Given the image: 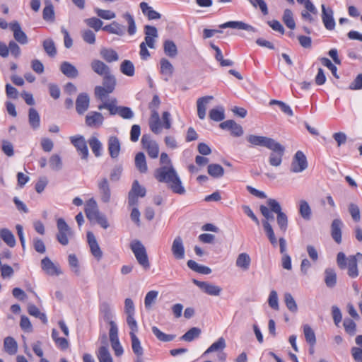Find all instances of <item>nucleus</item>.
Segmentation results:
<instances>
[{"instance_id": "nucleus-41", "label": "nucleus", "mask_w": 362, "mask_h": 362, "mask_svg": "<svg viewBox=\"0 0 362 362\" xmlns=\"http://www.w3.org/2000/svg\"><path fill=\"white\" fill-rule=\"evenodd\" d=\"M103 85L107 92L112 93L116 86V78L111 71L103 76Z\"/></svg>"}, {"instance_id": "nucleus-58", "label": "nucleus", "mask_w": 362, "mask_h": 362, "mask_svg": "<svg viewBox=\"0 0 362 362\" xmlns=\"http://www.w3.org/2000/svg\"><path fill=\"white\" fill-rule=\"evenodd\" d=\"M283 22L284 24L291 30H293L296 28V23L293 19V15L292 11L286 8L284 10L283 18Z\"/></svg>"}, {"instance_id": "nucleus-61", "label": "nucleus", "mask_w": 362, "mask_h": 362, "mask_svg": "<svg viewBox=\"0 0 362 362\" xmlns=\"http://www.w3.org/2000/svg\"><path fill=\"white\" fill-rule=\"evenodd\" d=\"M152 332L158 339L162 341H173L175 338L174 335L165 334L156 326L152 327Z\"/></svg>"}, {"instance_id": "nucleus-13", "label": "nucleus", "mask_w": 362, "mask_h": 362, "mask_svg": "<svg viewBox=\"0 0 362 362\" xmlns=\"http://www.w3.org/2000/svg\"><path fill=\"white\" fill-rule=\"evenodd\" d=\"M71 144L76 148L81 156L82 159H87L88 156V150L86 142L83 136H71L70 138Z\"/></svg>"}, {"instance_id": "nucleus-26", "label": "nucleus", "mask_w": 362, "mask_h": 362, "mask_svg": "<svg viewBox=\"0 0 362 362\" xmlns=\"http://www.w3.org/2000/svg\"><path fill=\"white\" fill-rule=\"evenodd\" d=\"M213 96H204L199 98L197 100V115L200 119H204L206 117V105L213 100Z\"/></svg>"}, {"instance_id": "nucleus-28", "label": "nucleus", "mask_w": 362, "mask_h": 362, "mask_svg": "<svg viewBox=\"0 0 362 362\" xmlns=\"http://www.w3.org/2000/svg\"><path fill=\"white\" fill-rule=\"evenodd\" d=\"M151 115L149 119V127L152 132L158 134L161 132V122L158 110H151Z\"/></svg>"}, {"instance_id": "nucleus-25", "label": "nucleus", "mask_w": 362, "mask_h": 362, "mask_svg": "<svg viewBox=\"0 0 362 362\" xmlns=\"http://www.w3.org/2000/svg\"><path fill=\"white\" fill-rule=\"evenodd\" d=\"M220 28H233L256 32V29L252 25L242 21H228L219 25Z\"/></svg>"}, {"instance_id": "nucleus-10", "label": "nucleus", "mask_w": 362, "mask_h": 362, "mask_svg": "<svg viewBox=\"0 0 362 362\" xmlns=\"http://www.w3.org/2000/svg\"><path fill=\"white\" fill-rule=\"evenodd\" d=\"M98 192L100 199L104 203H108L111 199V189L106 177H103L98 181Z\"/></svg>"}, {"instance_id": "nucleus-27", "label": "nucleus", "mask_w": 362, "mask_h": 362, "mask_svg": "<svg viewBox=\"0 0 362 362\" xmlns=\"http://www.w3.org/2000/svg\"><path fill=\"white\" fill-rule=\"evenodd\" d=\"M343 225L342 221L336 218L333 220L331 225V235L334 240L339 244L341 242V226Z\"/></svg>"}, {"instance_id": "nucleus-59", "label": "nucleus", "mask_w": 362, "mask_h": 362, "mask_svg": "<svg viewBox=\"0 0 362 362\" xmlns=\"http://www.w3.org/2000/svg\"><path fill=\"white\" fill-rule=\"evenodd\" d=\"M201 334V329L198 327H192L181 337V339L185 341H192L198 338Z\"/></svg>"}, {"instance_id": "nucleus-30", "label": "nucleus", "mask_w": 362, "mask_h": 362, "mask_svg": "<svg viewBox=\"0 0 362 362\" xmlns=\"http://www.w3.org/2000/svg\"><path fill=\"white\" fill-rule=\"evenodd\" d=\"M160 72L162 75L165 76V81H168V78L172 76L174 68L168 59L162 58L160 61Z\"/></svg>"}, {"instance_id": "nucleus-5", "label": "nucleus", "mask_w": 362, "mask_h": 362, "mask_svg": "<svg viewBox=\"0 0 362 362\" xmlns=\"http://www.w3.org/2000/svg\"><path fill=\"white\" fill-rule=\"evenodd\" d=\"M268 149L271 151L268 158L269 165L276 168L279 167L286 151L285 146L275 140Z\"/></svg>"}, {"instance_id": "nucleus-39", "label": "nucleus", "mask_w": 362, "mask_h": 362, "mask_svg": "<svg viewBox=\"0 0 362 362\" xmlns=\"http://www.w3.org/2000/svg\"><path fill=\"white\" fill-rule=\"evenodd\" d=\"M4 351L10 355H14L18 351L16 341L11 337H7L4 340Z\"/></svg>"}, {"instance_id": "nucleus-57", "label": "nucleus", "mask_w": 362, "mask_h": 362, "mask_svg": "<svg viewBox=\"0 0 362 362\" xmlns=\"http://www.w3.org/2000/svg\"><path fill=\"white\" fill-rule=\"evenodd\" d=\"M208 173L213 177H221L224 174L223 167L219 164H210L207 168Z\"/></svg>"}, {"instance_id": "nucleus-14", "label": "nucleus", "mask_w": 362, "mask_h": 362, "mask_svg": "<svg viewBox=\"0 0 362 362\" xmlns=\"http://www.w3.org/2000/svg\"><path fill=\"white\" fill-rule=\"evenodd\" d=\"M104 121L103 115L96 111L90 112L86 116L85 122L86 124L91 128H98L100 127Z\"/></svg>"}, {"instance_id": "nucleus-36", "label": "nucleus", "mask_w": 362, "mask_h": 362, "mask_svg": "<svg viewBox=\"0 0 362 362\" xmlns=\"http://www.w3.org/2000/svg\"><path fill=\"white\" fill-rule=\"evenodd\" d=\"M356 344L359 347H352L351 353L356 362H362V335H358L355 339Z\"/></svg>"}, {"instance_id": "nucleus-20", "label": "nucleus", "mask_w": 362, "mask_h": 362, "mask_svg": "<svg viewBox=\"0 0 362 362\" xmlns=\"http://www.w3.org/2000/svg\"><path fill=\"white\" fill-rule=\"evenodd\" d=\"M86 217L90 221H93L100 213L98 209L95 200L93 198L87 201L84 209Z\"/></svg>"}, {"instance_id": "nucleus-16", "label": "nucleus", "mask_w": 362, "mask_h": 362, "mask_svg": "<svg viewBox=\"0 0 362 362\" xmlns=\"http://www.w3.org/2000/svg\"><path fill=\"white\" fill-rule=\"evenodd\" d=\"M87 241L89 245L91 254L97 259L100 260L103 257V252L96 240L94 234L91 231L87 232Z\"/></svg>"}, {"instance_id": "nucleus-45", "label": "nucleus", "mask_w": 362, "mask_h": 362, "mask_svg": "<svg viewBox=\"0 0 362 362\" xmlns=\"http://www.w3.org/2000/svg\"><path fill=\"white\" fill-rule=\"evenodd\" d=\"M325 282L327 287L333 288L337 284V274L334 269L328 268L325 272Z\"/></svg>"}, {"instance_id": "nucleus-38", "label": "nucleus", "mask_w": 362, "mask_h": 362, "mask_svg": "<svg viewBox=\"0 0 362 362\" xmlns=\"http://www.w3.org/2000/svg\"><path fill=\"white\" fill-rule=\"evenodd\" d=\"M0 237L8 246L13 247L16 245V242L14 235L8 228L0 230Z\"/></svg>"}, {"instance_id": "nucleus-40", "label": "nucleus", "mask_w": 362, "mask_h": 362, "mask_svg": "<svg viewBox=\"0 0 362 362\" xmlns=\"http://www.w3.org/2000/svg\"><path fill=\"white\" fill-rule=\"evenodd\" d=\"M88 142L95 156H101L103 151V144L98 140V139L93 136L88 139Z\"/></svg>"}, {"instance_id": "nucleus-50", "label": "nucleus", "mask_w": 362, "mask_h": 362, "mask_svg": "<svg viewBox=\"0 0 362 362\" xmlns=\"http://www.w3.org/2000/svg\"><path fill=\"white\" fill-rule=\"evenodd\" d=\"M42 47L45 52L50 57H54L57 54V48L54 42L51 38H47L42 42Z\"/></svg>"}, {"instance_id": "nucleus-33", "label": "nucleus", "mask_w": 362, "mask_h": 362, "mask_svg": "<svg viewBox=\"0 0 362 362\" xmlns=\"http://www.w3.org/2000/svg\"><path fill=\"white\" fill-rule=\"evenodd\" d=\"M139 6L142 13L147 16L148 20H157L160 18L161 15L153 10L152 7L149 6L146 2H141Z\"/></svg>"}, {"instance_id": "nucleus-43", "label": "nucleus", "mask_w": 362, "mask_h": 362, "mask_svg": "<svg viewBox=\"0 0 362 362\" xmlns=\"http://www.w3.org/2000/svg\"><path fill=\"white\" fill-rule=\"evenodd\" d=\"M117 100L112 98L108 101H105L103 103L98 105V108L101 110L103 109H107L110 111V114L112 115L118 114L119 107H117Z\"/></svg>"}, {"instance_id": "nucleus-62", "label": "nucleus", "mask_w": 362, "mask_h": 362, "mask_svg": "<svg viewBox=\"0 0 362 362\" xmlns=\"http://www.w3.org/2000/svg\"><path fill=\"white\" fill-rule=\"evenodd\" d=\"M50 168L55 171H59L62 168V160L57 154H53L49 160Z\"/></svg>"}, {"instance_id": "nucleus-23", "label": "nucleus", "mask_w": 362, "mask_h": 362, "mask_svg": "<svg viewBox=\"0 0 362 362\" xmlns=\"http://www.w3.org/2000/svg\"><path fill=\"white\" fill-rule=\"evenodd\" d=\"M171 250L175 259H182L185 257V247L180 236H177L174 239Z\"/></svg>"}, {"instance_id": "nucleus-44", "label": "nucleus", "mask_w": 362, "mask_h": 362, "mask_svg": "<svg viewBox=\"0 0 362 362\" xmlns=\"http://www.w3.org/2000/svg\"><path fill=\"white\" fill-rule=\"evenodd\" d=\"M251 262V259L248 254L247 253H240L236 259V266L244 271H246L249 269Z\"/></svg>"}, {"instance_id": "nucleus-64", "label": "nucleus", "mask_w": 362, "mask_h": 362, "mask_svg": "<svg viewBox=\"0 0 362 362\" xmlns=\"http://www.w3.org/2000/svg\"><path fill=\"white\" fill-rule=\"evenodd\" d=\"M123 18L127 21L128 23V33L130 35H134L136 31V27L133 16H132L129 13H125L123 15Z\"/></svg>"}, {"instance_id": "nucleus-17", "label": "nucleus", "mask_w": 362, "mask_h": 362, "mask_svg": "<svg viewBox=\"0 0 362 362\" xmlns=\"http://www.w3.org/2000/svg\"><path fill=\"white\" fill-rule=\"evenodd\" d=\"M9 27L13 33L14 39L18 42L21 45H26L28 42L26 34L22 30L20 24L17 21L11 23Z\"/></svg>"}, {"instance_id": "nucleus-4", "label": "nucleus", "mask_w": 362, "mask_h": 362, "mask_svg": "<svg viewBox=\"0 0 362 362\" xmlns=\"http://www.w3.org/2000/svg\"><path fill=\"white\" fill-rule=\"evenodd\" d=\"M130 248L134 253L138 263L145 269L150 268V262L146 250L141 241L134 240L130 244Z\"/></svg>"}, {"instance_id": "nucleus-24", "label": "nucleus", "mask_w": 362, "mask_h": 362, "mask_svg": "<svg viewBox=\"0 0 362 362\" xmlns=\"http://www.w3.org/2000/svg\"><path fill=\"white\" fill-rule=\"evenodd\" d=\"M90 68L94 73L100 76H103L111 71L110 68L99 59H93L90 62Z\"/></svg>"}, {"instance_id": "nucleus-19", "label": "nucleus", "mask_w": 362, "mask_h": 362, "mask_svg": "<svg viewBox=\"0 0 362 362\" xmlns=\"http://www.w3.org/2000/svg\"><path fill=\"white\" fill-rule=\"evenodd\" d=\"M219 126L222 129L230 131L231 134L234 136L238 137L242 136L243 134V127L232 119L223 122Z\"/></svg>"}, {"instance_id": "nucleus-6", "label": "nucleus", "mask_w": 362, "mask_h": 362, "mask_svg": "<svg viewBox=\"0 0 362 362\" xmlns=\"http://www.w3.org/2000/svg\"><path fill=\"white\" fill-rule=\"evenodd\" d=\"M57 227L58 229L56 235L57 241L62 245H67L69 244V236L72 235L71 228L62 218H59L57 220Z\"/></svg>"}, {"instance_id": "nucleus-9", "label": "nucleus", "mask_w": 362, "mask_h": 362, "mask_svg": "<svg viewBox=\"0 0 362 362\" xmlns=\"http://www.w3.org/2000/svg\"><path fill=\"white\" fill-rule=\"evenodd\" d=\"M308 168V160L305 155L301 151H298L292 160L291 171L293 173H301Z\"/></svg>"}, {"instance_id": "nucleus-47", "label": "nucleus", "mask_w": 362, "mask_h": 362, "mask_svg": "<svg viewBox=\"0 0 362 362\" xmlns=\"http://www.w3.org/2000/svg\"><path fill=\"white\" fill-rule=\"evenodd\" d=\"M262 225L269 242L274 247H276L277 239L271 224L267 221H263Z\"/></svg>"}, {"instance_id": "nucleus-2", "label": "nucleus", "mask_w": 362, "mask_h": 362, "mask_svg": "<svg viewBox=\"0 0 362 362\" xmlns=\"http://www.w3.org/2000/svg\"><path fill=\"white\" fill-rule=\"evenodd\" d=\"M267 203L269 207H267L264 205H261L259 206L261 214L267 219L266 221H267L268 220L274 219V216L272 215V212L276 214L277 224L280 230L284 233L288 228L287 215L282 211L280 204L276 199H268Z\"/></svg>"}, {"instance_id": "nucleus-63", "label": "nucleus", "mask_w": 362, "mask_h": 362, "mask_svg": "<svg viewBox=\"0 0 362 362\" xmlns=\"http://www.w3.org/2000/svg\"><path fill=\"white\" fill-rule=\"evenodd\" d=\"M344 329L346 332L350 336H354L356 332V324L354 322L353 320L349 318H346L344 320L343 323Z\"/></svg>"}, {"instance_id": "nucleus-60", "label": "nucleus", "mask_w": 362, "mask_h": 362, "mask_svg": "<svg viewBox=\"0 0 362 362\" xmlns=\"http://www.w3.org/2000/svg\"><path fill=\"white\" fill-rule=\"evenodd\" d=\"M120 71L126 76H132L134 74V66L131 61L124 60L121 64Z\"/></svg>"}, {"instance_id": "nucleus-29", "label": "nucleus", "mask_w": 362, "mask_h": 362, "mask_svg": "<svg viewBox=\"0 0 362 362\" xmlns=\"http://www.w3.org/2000/svg\"><path fill=\"white\" fill-rule=\"evenodd\" d=\"M60 71L64 75L70 78H74L78 76V69L68 62H63L61 64Z\"/></svg>"}, {"instance_id": "nucleus-18", "label": "nucleus", "mask_w": 362, "mask_h": 362, "mask_svg": "<svg viewBox=\"0 0 362 362\" xmlns=\"http://www.w3.org/2000/svg\"><path fill=\"white\" fill-rule=\"evenodd\" d=\"M41 267L42 270L49 276H59L62 273L60 268L56 266L47 257L42 259Z\"/></svg>"}, {"instance_id": "nucleus-7", "label": "nucleus", "mask_w": 362, "mask_h": 362, "mask_svg": "<svg viewBox=\"0 0 362 362\" xmlns=\"http://www.w3.org/2000/svg\"><path fill=\"white\" fill-rule=\"evenodd\" d=\"M109 338L111 346L116 356H121L124 353V349L118 338V327L115 322H111V327L109 330Z\"/></svg>"}, {"instance_id": "nucleus-42", "label": "nucleus", "mask_w": 362, "mask_h": 362, "mask_svg": "<svg viewBox=\"0 0 362 362\" xmlns=\"http://www.w3.org/2000/svg\"><path fill=\"white\" fill-rule=\"evenodd\" d=\"M135 166L141 173H146L148 170L146 157L144 153L139 152L135 156Z\"/></svg>"}, {"instance_id": "nucleus-49", "label": "nucleus", "mask_w": 362, "mask_h": 362, "mask_svg": "<svg viewBox=\"0 0 362 362\" xmlns=\"http://www.w3.org/2000/svg\"><path fill=\"white\" fill-rule=\"evenodd\" d=\"M163 49L165 54L171 58L175 57L177 54V46L172 40H165L163 43Z\"/></svg>"}, {"instance_id": "nucleus-15", "label": "nucleus", "mask_w": 362, "mask_h": 362, "mask_svg": "<svg viewBox=\"0 0 362 362\" xmlns=\"http://www.w3.org/2000/svg\"><path fill=\"white\" fill-rule=\"evenodd\" d=\"M322 20L326 29L332 30L335 28V21L333 18V11L331 8H326L322 5Z\"/></svg>"}, {"instance_id": "nucleus-1", "label": "nucleus", "mask_w": 362, "mask_h": 362, "mask_svg": "<svg viewBox=\"0 0 362 362\" xmlns=\"http://www.w3.org/2000/svg\"><path fill=\"white\" fill-rule=\"evenodd\" d=\"M154 177L158 182L166 183L174 193L184 194L186 192L172 165L157 168L155 170Z\"/></svg>"}, {"instance_id": "nucleus-12", "label": "nucleus", "mask_w": 362, "mask_h": 362, "mask_svg": "<svg viewBox=\"0 0 362 362\" xmlns=\"http://www.w3.org/2000/svg\"><path fill=\"white\" fill-rule=\"evenodd\" d=\"M246 139L252 146H262L267 148H269L272 144L275 141V139L270 137L254 134L248 135Z\"/></svg>"}, {"instance_id": "nucleus-55", "label": "nucleus", "mask_w": 362, "mask_h": 362, "mask_svg": "<svg viewBox=\"0 0 362 362\" xmlns=\"http://www.w3.org/2000/svg\"><path fill=\"white\" fill-rule=\"evenodd\" d=\"M28 313L35 317L39 318L44 324L47 323V318L45 313H41L40 310L33 304H29L28 306Z\"/></svg>"}, {"instance_id": "nucleus-34", "label": "nucleus", "mask_w": 362, "mask_h": 362, "mask_svg": "<svg viewBox=\"0 0 362 362\" xmlns=\"http://www.w3.org/2000/svg\"><path fill=\"white\" fill-rule=\"evenodd\" d=\"M100 313L103 315V319L105 322H108L110 327H111V322H115L112 320V314L110 305L107 302H102L99 305Z\"/></svg>"}, {"instance_id": "nucleus-22", "label": "nucleus", "mask_w": 362, "mask_h": 362, "mask_svg": "<svg viewBox=\"0 0 362 362\" xmlns=\"http://www.w3.org/2000/svg\"><path fill=\"white\" fill-rule=\"evenodd\" d=\"M90 98L86 93H80L76 100V110L83 115L89 107Z\"/></svg>"}, {"instance_id": "nucleus-3", "label": "nucleus", "mask_w": 362, "mask_h": 362, "mask_svg": "<svg viewBox=\"0 0 362 362\" xmlns=\"http://www.w3.org/2000/svg\"><path fill=\"white\" fill-rule=\"evenodd\" d=\"M362 259V254L358 252L356 255H350L348 257L345 254L340 252L337 254V262L341 269H348V275L351 278H356L358 276L357 262Z\"/></svg>"}, {"instance_id": "nucleus-56", "label": "nucleus", "mask_w": 362, "mask_h": 362, "mask_svg": "<svg viewBox=\"0 0 362 362\" xmlns=\"http://www.w3.org/2000/svg\"><path fill=\"white\" fill-rule=\"evenodd\" d=\"M158 296V292L157 291H148L144 298V305L146 310H151L152 305L156 303V299Z\"/></svg>"}, {"instance_id": "nucleus-8", "label": "nucleus", "mask_w": 362, "mask_h": 362, "mask_svg": "<svg viewBox=\"0 0 362 362\" xmlns=\"http://www.w3.org/2000/svg\"><path fill=\"white\" fill-rule=\"evenodd\" d=\"M141 144L150 158L153 159L158 158L159 154L158 144L156 141L151 139L149 134H144L142 136Z\"/></svg>"}, {"instance_id": "nucleus-31", "label": "nucleus", "mask_w": 362, "mask_h": 362, "mask_svg": "<svg viewBox=\"0 0 362 362\" xmlns=\"http://www.w3.org/2000/svg\"><path fill=\"white\" fill-rule=\"evenodd\" d=\"M129 336L131 338V346L133 353L136 357H142L144 355V349L141 344L139 339L137 337L136 334H134V333H129Z\"/></svg>"}, {"instance_id": "nucleus-51", "label": "nucleus", "mask_w": 362, "mask_h": 362, "mask_svg": "<svg viewBox=\"0 0 362 362\" xmlns=\"http://www.w3.org/2000/svg\"><path fill=\"white\" fill-rule=\"evenodd\" d=\"M226 347V341L223 337H220L216 341L214 342L204 353L207 355L212 352H218L222 351Z\"/></svg>"}, {"instance_id": "nucleus-46", "label": "nucleus", "mask_w": 362, "mask_h": 362, "mask_svg": "<svg viewBox=\"0 0 362 362\" xmlns=\"http://www.w3.org/2000/svg\"><path fill=\"white\" fill-rule=\"evenodd\" d=\"M46 6L42 11L43 19L46 21L53 22L54 21V7L49 0H45Z\"/></svg>"}, {"instance_id": "nucleus-54", "label": "nucleus", "mask_w": 362, "mask_h": 362, "mask_svg": "<svg viewBox=\"0 0 362 362\" xmlns=\"http://www.w3.org/2000/svg\"><path fill=\"white\" fill-rule=\"evenodd\" d=\"M303 333L306 341L310 344L311 347H313L316 343V337L314 331L308 325L303 326Z\"/></svg>"}, {"instance_id": "nucleus-48", "label": "nucleus", "mask_w": 362, "mask_h": 362, "mask_svg": "<svg viewBox=\"0 0 362 362\" xmlns=\"http://www.w3.org/2000/svg\"><path fill=\"white\" fill-rule=\"evenodd\" d=\"M99 362H113L112 357L106 346H100L97 352Z\"/></svg>"}, {"instance_id": "nucleus-35", "label": "nucleus", "mask_w": 362, "mask_h": 362, "mask_svg": "<svg viewBox=\"0 0 362 362\" xmlns=\"http://www.w3.org/2000/svg\"><path fill=\"white\" fill-rule=\"evenodd\" d=\"M103 30L111 34L122 36L124 34L125 28L123 25L116 21L103 27Z\"/></svg>"}, {"instance_id": "nucleus-21", "label": "nucleus", "mask_w": 362, "mask_h": 362, "mask_svg": "<svg viewBox=\"0 0 362 362\" xmlns=\"http://www.w3.org/2000/svg\"><path fill=\"white\" fill-rule=\"evenodd\" d=\"M108 152L110 157L113 159L117 158L120 153L121 143L119 139L115 136H111L107 141Z\"/></svg>"}, {"instance_id": "nucleus-52", "label": "nucleus", "mask_w": 362, "mask_h": 362, "mask_svg": "<svg viewBox=\"0 0 362 362\" xmlns=\"http://www.w3.org/2000/svg\"><path fill=\"white\" fill-rule=\"evenodd\" d=\"M209 118L215 122L222 121L225 118V110L221 106L213 108L209 111Z\"/></svg>"}, {"instance_id": "nucleus-11", "label": "nucleus", "mask_w": 362, "mask_h": 362, "mask_svg": "<svg viewBox=\"0 0 362 362\" xmlns=\"http://www.w3.org/2000/svg\"><path fill=\"white\" fill-rule=\"evenodd\" d=\"M192 282L208 295L218 296L221 292V288L206 281L193 279Z\"/></svg>"}, {"instance_id": "nucleus-32", "label": "nucleus", "mask_w": 362, "mask_h": 362, "mask_svg": "<svg viewBox=\"0 0 362 362\" xmlns=\"http://www.w3.org/2000/svg\"><path fill=\"white\" fill-rule=\"evenodd\" d=\"M100 54L107 63L117 62L119 59V56L117 52L111 48H102L100 50Z\"/></svg>"}, {"instance_id": "nucleus-37", "label": "nucleus", "mask_w": 362, "mask_h": 362, "mask_svg": "<svg viewBox=\"0 0 362 362\" xmlns=\"http://www.w3.org/2000/svg\"><path fill=\"white\" fill-rule=\"evenodd\" d=\"M28 122L30 127L35 130L40 126V117L37 111L35 108H30L28 111Z\"/></svg>"}, {"instance_id": "nucleus-53", "label": "nucleus", "mask_w": 362, "mask_h": 362, "mask_svg": "<svg viewBox=\"0 0 362 362\" xmlns=\"http://www.w3.org/2000/svg\"><path fill=\"white\" fill-rule=\"evenodd\" d=\"M299 213L301 217L305 220L311 218V209L308 203L305 200H300L299 202Z\"/></svg>"}]
</instances>
